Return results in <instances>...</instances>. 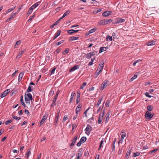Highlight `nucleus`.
I'll list each match as a JSON object with an SVG mask.
<instances>
[{
    "instance_id": "8fccbe9b",
    "label": "nucleus",
    "mask_w": 159,
    "mask_h": 159,
    "mask_svg": "<svg viewBox=\"0 0 159 159\" xmlns=\"http://www.w3.org/2000/svg\"><path fill=\"white\" fill-rule=\"evenodd\" d=\"M15 8V7L12 8H11L8 9L7 11V13H9L13 10Z\"/></svg>"
},
{
    "instance_id": "2f4dec72",
    "label": "nucleus",
    "mask_w": 159,
    "mask_h": 159,
    "mask_svg": "<svg viewBox=\"0 0 159 159\" xmlns=\"http://www.w3.org/2000/svg\"><path fill=\"white\" fill-rule=\"evenodd\" d=\"M86 140V138L85 137H82L80 139V141L82 143H84Z\"/></svg>"
},
{
    "instance_id": "3c124183",
    "label": "nucleus",
    "mask_w": 159,
    "mask_h": 159,
    "mask_svg": "<svg viewBox=\"0 0 159 159\" xmlns=\"http://www.w3.org/2000/svg\"><path fill=\"white\" fill-rule=\"evenodd\" d=\"M12 118L16 120H19L20 119V118L18 117L15 116H13Z\"/></svg>"
},
{
    "instance_id": "6ab92c4d",
    "label": "nucleus",
    "mask_w": 159,
    "mask_h": 159,
    "mask_svg": "<svg viewBox=\"0 0 159 159\" xmlns=\"http://www.w3.org/2000/svg\"><path fill=\"white\" fill-rule=\"evenodd\" d=\"M40 4V2H37L34 4H33L30 8H31V9H32V10H33L38 5H39Z\"/></svg>"
},
{
    "instance_id": "f704fd0d",
    "label": "nucleus",
    "mask_w": 159,
    "mask_h": 159,
    "mask_svg": "<svg viewBox=\"0 0 159 159\" xmlns=\"http://www.w3.org/2000/svg\"><path fill=\"white\" fill-rule=\"evenodd\" d=\"M137 75L136 74H134V75L132 77L131 79L130 80H130L131 81H132L133 80H135L136 78H137Z\"/></svg>"
},
{
    "instance_id": "c85d7f7f",
    "label": "nucleus",
    "mask_w": 159,
    "mask_h": 159,
    "mask_svg": "<svg viewBox=\"0 0 159 159\" xmlns=\"http://www.w3.org/2000/svg\"><path fill=\"white\" fill-rule=\"evenodd\" d=\"M70 11H68L66 12H65L63 16H62L61 18H60V20H61L63 18H64L67 15H68L70 13Z\"/></svg>"
},
{
    "instance_id": "e433bc0d",
    "label": "nucleus",
    "mask_w": 159,
    "mask_h": 159,
    "mask_svg": "<svg viewBox=\"0 0 159 159\" xmlns=\"http://www.w3.org/2000/svg\"><path fill=\"white\" fill-rule=\"evenodd\" d=\"M158 148H155L153 150H152L150 151V153L152 154V153H155L158 150Z\"/></svg>"
},
{
    "instance_id": "2eb2a0df",
    "label": "nucleus",
    "mask_w": 159,
    "mask_h": 159,
    "mask_svg": "<svg viewBox=\"0 0 159 159\" xmlns=\"http://www.w3.org/2000/svg\"><path fill=\"white\" fill-rule=\"evenodd\" d=\"M111 13V11H106L102 13V15L106 17L110 15Z\"/></svg>"
},
{
    "instance_id": "4d7b16f0",
    "label": "nucleus",
    "mask_w": 159,
    "mask_h": 159,
    "mask_svg": "<svg viewBox=\"0 0 159 159\" xmlns=\"http://www.w3.org/2000/svg\"><path fill=\"white\" fill-rule=\"evenodd\" d=\"M60 110H58L57 111V113L56 115V117L57 118H59V116H60Z\"/></svg>"
},
{
    "instance_id": "5fc2aeb1",
    "label": "nucleus",
    "mask_w": 159,
    "mask_h": 159,
    "mask_svg": "<svg viewBox=\"0 0 159 159\" xmlns=\"http://www.w3.org/2000/svg\"><path fill=\"white\" fill-rule=\"evenodd\" d=\"M145 95H146V97H148L149 98H151L152 97H153V96H151V95H149V93H148V92H146L145 93Z\"/></svg>"
},
{
    "instance_id": "f3484780",
    "label": "nucleus",
    "mask_w": 159,
    "mask_h": 159,
    "mask_svg": "<svg viewBox=\"0 0 159 159\" xmlns=\"http://www.w3.org/2000/svg\"><path fill=\"white\" fill-rule=\"evenodd\" d=\"M79 68V65H75L73 67L71 68L70 70V72H71L74 70L78 69Z\"/></svg>"
},
{
    "instance_id": "69168bd1",
    "label": "nucleus",
    "mask_w": 159,
    "mask_h": 159,
    "mask_svg": "<svg viewBox=\"0 0 159 159\" xmlns=\"http://www.w3.org/2000/svg\"><path fill=\"white\" fill-rule=\"evenodd\" d=\"M80 101V98H76V103L77 104H79Z\"/></svg>"
},
{
    "instance_id": "774afa93",
    "label": "nucleus",
    "mask_w": 159,
    "mask_h": 159,
    "mask_svg": "<svg viewBox=\"0 0 159 159\" xmlns=\"http://www.w3.org/2000/svg\"><path fill=\"white\" fill-rule=\"evenodd\" d=\"M68 119V117H67V116H65L63 119V120H62V121H63L64 122L66 120H67Z\"/></svg>"
},
{
    "instance_id": "4468645a",
    "label": "nucleus",
    "mask_w": 159,
    "mask_h": 159,
    "mask_svg": "<svg viewBox=\"0 0 159 159\" xmlns=\"http://www.w3.org/2000/svg\"><path fill=\"white\" fill-rule=\"evenodd\" d=\"M110 114V112L108 111L105 116L106 120H105V122L106 123H107L108 122L109 119V116Z\"/></svg>"
},
{
    "instance_id": "7c9ffc66",
    "label": "nucleus",
    "mask_w": 159,
    "mask_h": 159,
    "mask_svg": "<svg viewBox=\"0 0 159 159\" xmlns=\"http://www.w3.org/2000/svg\"><path fill=\"white\" fill-rule=\"evenodd\" d=\"M103 99V97H101L100 98H99L98 101L97 102V106H99L100 104H101V102L102 100Z\"/></svg>"
},
{
    "instance_id": "e2e57ef3",
    "label": "nucleus",
    "mask_w": 159,
    "mask_h": 159,
    "mask_svg": "<svg viewBox=\"0 0 159 159\" xmlns=\"http://www.w3.org/2000/svg\"><path fill=\"white\" fill-rule=\"evenodd\" d=\"M109 39V40H112V37L107 35L106 37V40H108Z\"/></svg>"
},
{
    "instance_id": "c03bdc74",
    "label": "nucleus",
    "mask_w": 159,
    "mask_h": 159,
    "mask_svg": "<svg viewBox=\"0 0 159 159\" xmlns=\"http://www.w3.org/2000/svg\"><path fill=\"white\" fill-rule=\"evenodd\" d=\"M69 51V49L68 48H66L65 50L64 51V52H63V54H67Z\"/></svg>"
},
{
    "instance_id": "20e7f679",
    "label": "nucleus",
    "mask_w": 159,
    "mask_h": 159,
    "mask_svg": "<svg viewBox=\"0 0 159 159\" xmlns=\"http://www.w3.org/2000/svg\"><path fill=\"white\" fill-rule=\"evenodd\" d=\"M154 115L152 114H150V112L148 111H147L146 112L145 117L149 120H150L153 116Z\"/></svg>"
},
{
    "instance_id": "7ed1b4c3",
    "label": "nucleus",
    "mask_w": 159,
    "mask_h": 159,
    "mask_svg": "<svg viewBox=\"0 0 159 159\" xmlns=\"http://www.w3.org/2000/svg\"><path fill=\"white\" fill-rule=\"evenodd\" d=\"M97 52L96 51H93L90 52L87 54L86 57L88 59H90L93 56L97 55Z\"/></svg>"
},
{
    "instance_id": "338daca9",
    "label": "nucleus",
    "mask_w": 159,
    "mask_h": 159,
    "mask_svg": "<svg viewBox=\"0 0 159 159\" xmlns=\"http://www.w3.org/2000/svg\"><path fill=\"white\" fill-rule=\"evenodd\" d=\"M60 20V18L59 19V20L57 21H56V22H55L54 24V25H58L59 23V21L60 20Z\"/></svg>"
},
{
    "instance_id": "a18cd8bd",
    "label": "nucleus",
    "mask_w": 159,
    "mask_h": 159,
    "mask_svg": "<svg viewBox=\"0 0 159 159\" xmlns=\"http://www.w3.org/2000/svg\"><path fill=\"white\" fill-rule=\"evenodd\" d=\"M17 14V13H12L11 15H10V17L11 19H12L13 18H14L15 16H16V14Z\"/></svg>"
},
{
    "instance_id": "79ce46f5",
    "label": "nucleus",
    "mask_w": 159,
    "mask_h": 159,
    "mask_svg": "<svg viewBox=\"0 0 159 159\" xmlns=\"http://www.w3.org/2000/svg\"><path fill=\"white\" fill-rule=\"evenodd\" d=\"M33 10L32 9H31V8H30L28 11V12L27 13V15L28 16H29L32 12Z\"/></svg>"
},
{
    "instance_id": "f8f14e48",
    "label": "nucleus",
    "mask_w": 159,
    "mask_h": 159,
    "mask_svg": "<svg viewBox=\"0 0 159 159\" xmlns=\"http://www.w3.org/2000/svg\"><path fill=\"white\" fill-rule=\"evenodd\" d=\"M98 30V29L96 27L94 28H93L91 29L88 32H87L86 34V35H89V34L92 33Z\"/></svg>"
},
{
    "instance_id": "a878e982",
    "label": "nucleus",
    "mask_w": 159,
    "mask_h": 159,
    "mask_svg": "<svg viewBox=\"0 0 159 159\" xmlns=\"http://www.w3.org/2000/svg\"><path fill=\"white\" fill-rule=\"evenodd\" d=\"M75 94V92H72L70 96V103L73 100V97H74Z\"/></svg>"
},
{
    "instance_id": "4be33fe9",
    "label": "nucleus",
    "mask_w": 159,
    "mask_h": 159,
    "mask_svg": "<svg viewBox=\"0 0 159 159\" xmlns=\"http://www.w3.org/2000/svg\"><path fill=\"white\" fill-rule=\"evenodd\" d=\"M25 50H24L20 51L19 53L16 56V58H20L21 57V55L25 52Z\"/></svg>"
},
{
    "instance_id": "a19ab883",
    "label": "nucleus",
    "mask_w": 159,
    "mask_h": 159,
    "mask_svg": "<svg viewBox=\"0 0 159 159\" xmlns=\"http://www.w3.org/2000/svg\"><path fill=\"white\" fill-rule=\"evenodd\" d=\"M86 84L87 83L86 82H84L80 87V89H83L86 85Z\"/></svg>"
},
{
    "instance_id": "473e14b6",
    "label": "nucleus",
    "mask_w": 159,
    "mask_h": 159,
    "mask_svg": "<svg viewBox=\"0 0 159 159\" xmlns=\"http://www.w3.org/2000/svg\"><path fill=\"white\" fill-rule=\"evenodd\" d=\"M104 138L102 139V140L101 141L100 145L99 146V147L98 148V149L99 150L101 148L102 146V144H103L104 142Z\"/></svg>"
},
{
    "instance_id": "aec40b11",
    "label": "nucleus",
    "mask_w": 159,
    "mask_h": 159,
    "mask_svg": "<svg viewBox=\"0 0 159 159\" xmlns=\"http://www.w3.org/2000/svg\"><path fill=\"white\" fill-rule=\"evenodd\" d=\"M61 31L60 30H58L57 31L56 33L54 35L53 37V39H55L60 34Z\"/></svg>"
},
{
    "instance_id": "49530a36",
    "label": "nucleus",
    "mask_w": 159,
    "mask_h": 159,
    "mask_svg": "<svg viewBox=\"0 0 159 159\" xmlns=\"http://www.w3.org/2000/svg\"><path fill=\"white\" fill-rule=\"evenodd\" d=\"M63 42L62 40V41H61L58 43H57L55 44V46H58L59 45H60V44H61V43H62Z\"/></svg>"
},
{
    "instance_id": "393cba45",
    "label": "nucleus",
    "mask_w": 159,
    "mask_h": 159,
    "mask_svg": "<svg viewBox=\"0 0 159 159\" xmlns=\"http://www.w3.org/2000/svg\"><path fill=\"white\" fill-rule=\"evenodd\" d=\"M155 42L154 41V40H152V41L148 42L147 43V45L149 46H152L153 45L155 44Z\"/></svg>"
},
{
    "instance_id": "de8ad7c7",
    "label": "nucleus",
    "mask_w": 159,
    "mask_h": 159,
    "mask_svg": "<svg viewBox=\"0 0 159 159\" xmlns=\"http://www.w3.org/2000/svg\"><path fill=\"white\" fill-rule=\"evenodd\" d=\"M32 89H31V86H29L27 89V92L28 93H29L30 92H32Z\"/></svg>"
},
{
    "instance_id": "c756f323",
    "label": "nucleus",
    "mask_w": 159,
    "mask_h": 159,
    "mask_svg": "<svg viewBox=\"0 0 159 159\" xmlns=\"http://www.w3.org/2000/svg\"><path fill=\"white\" fill-rule=\"evenodd\" d=\"M118 35H116L115 33H113L112 34V37L113 39H118L119 38L117 37Z\"/></svg>"
},
{
    "instance_id": "b1692460",
    "label": "nucleus",
    "mask_w": 159,
    "mask_h": 159,
    "mask_svg": "<svg viewBox=\"0 0 159 159\" xmlns=\"http://www.w3.org/2000/svg\"><path fill=\"white\" fill-rule=\"evenodd\" d=\"M23 76V73L22 72H20L18 76V80L19 82H20Z\"/></svg>"
},
{
    "instance_id": "dca6fc26",
    "label": "nucleus",
    "mask_w": 159,
    "mask_h": 159,
    "mask_svg": "<svg viewBox=\"0 0 159 159\" xmlns=\"http://www.w3.org/2000/svg\"><path fill=\"white\" fill-rule=\"evenodd\" d=\"M79 30H75L73 29L69 30H67V32L70 34H72L74 33L77 32Z\"/></svg>"
},
{
    "instance_id": "6e6552de",
    "label": "nucleus",
    "mask_w": 159,
    "mask_h": 159,
    "mask_svg": "<svg viewBox=\"0 0 159 159\" xmlns=\"http://www.w3.org/2000/svg\"><path fill=\"white\" fill-rule=\"evenodd\" d=\"M82 154V149H80L78 151V153L76 154V158L75 159H80Z\"/></svg>"
},
{
    "instance_id": "f03ea898",
    "label": "nucleus",
    "mask_w": 159,
    "mask_h": 159,
    "mask_svg": "<svg viewBox=\"0 0 159 159\" xmlns=\"http://www.w3.org/2000/svg\"><path fill=\"white\" fill-rule=\"evenodd\" d=\"M112 21L111 19L108 20H102L99 21L98 24L100 25H105L111 23Z\"/></svg>"
},
{
    "instance_id": "412c9836",
    "label": "nucleus",
    "mask_w": 159,
    "mask_h": 159,
    "mask_svg": "<svg viewBox=\"0 0 159 159\" xmlns=\"http://www.w3.org/2000/svg\"><path fill=\"white\" fill-rule=\"evenodd\" d=\"M142 61V60L140 59H138L135 60L133 63V65L134 66H135L137 64L138 65H139L140 63H139L141 62Z\"/></svg>"
},
{
    "instance_id": "052dcab7",
    "label": "nucleus",
    "mask_w": 159,
    "mask_h": 159,
    "mask_svg": "<svg viewBox=\"0 0 159 159\" xmlns=\"http://www.w3.org/2000/svg\"><path fill=\"white\" fill-rule=\"evenodd\" d=\"M80 111V109L76 108L75 112L76 114H78V113Z\"/></svg>"
},
{
    "instance_id": "864d4df0",
    "label": "nucleus",
    "mask_w": 159,
    "mask_h": 159,
    "mask_svg": "<svg viewBox=\"0 0 159 159\" xmlns=\"http://www.w3.org/2000/svg\"><path fill=\"white\" fill-rule=\"evenodd\" d=\"M80 91H78L76 98H80Z\"/></svg>"
},
{
    "instance_id": "39448f33",
    "label": "nucleus",
    "mask_w": 159,
    "mask_h": 159,
    "mask_svg": "<svg viewBox=\"0 0 159 159\" xmlns=\"http://www.w3.org/2000/svg\"><path fill=\"white\" fill-rule=\"evenodd\" d=\"M125 21V19L121 18H117L115 19V22L116 24H119L124 22Z\"/></svg>"
},
{
    "instance_id": "c9c22d12",
    "label": "nucleus",
    "mask_w": 159,
    "mask_h": 159,
    "mask_svg": "<svg viewBox=\"0 0 159 159\" xmlns=\"http://www.w3.org/2000/svg\"><path fill=\"white\" fill-rule=\"evenodd\" d=\"M57 97H58L57 94H56L55 97H54V98H53V103H55V102H56L57 100Z\"/></svg>"
},
{
    "instance_id": "37998d69",
    "label": "nucleus",
    "mask_w": 159,
    "mask_h": 159,
    "mask_svg": "<svg viewBox=\"0 0 159 159\" xmlns=\"http://www.w3.org/2000/svg\"><path fill=\"white\" fill-rule=\"evenodd\" d=\"M95 58L94 57L93 58L91 59V61L89 63V66H91L93 64V62L94 61V60L95 59Z\"/></svg>"
},
{
    "instance_id": "5701e85b",
    "label": "nucleus",
    "mask_w": 159,
    "mask_h": 159,
    "mask_svg": "<svg viewBox=\"0 0 159 159\" xmlns=\"http://www.w3.org/2000/svg\"><path fill=\"white\" fill-rule=\"evenodd\" d=\"M102 71L99 70L98 69H97V70L96 71V73L95 74V78H96L98 75L101 73Z\"/></svg>"
},
{
    "instance_id": "423d86ee",
    "label": "nucleus",
    "mask_w": 159,
    "mask_h": 159,
    "mask_svg": "<svg viewBox=\"0 0 159 159\" xmlns=\"http://www.w3.org/2000/svg\"><path fill=\"white\" fill-rule=\"evenodd\" d=\"M108 81L107 80H105L102 84L101 87L100 88V90H102L104 89L105 87H107V85Z\"/></svg>"
},
{
    "instance_id": "bf43d9fd",
    "label": "nucleus",
    "mask_w": 159,
    "mask_h": 159,
    "mask_svg": "<svg viewBox=\"0 0 159 159\" xmlns=\"http://www.w3.org/2000/svg\"><path fill=\"white\" fill-rule=\"evenodd\" d=\"M95 89V88L94 87H92L91 88H90L89 89V91L91 93H92V92H91L92 91H93Z\"/></svg>"
},
{
    "instance_id": "6e6d98bb",
    "label": "nucleus",
    "mask_w": 159,
    "mask_h": 159,
    "mask_svg": "<svg viewBox=\"0 0 159 159\" xmlns=\"http://www.w3.org/2000/svg\"><path fill=\"white\" fill-rule=\"evenodd\" d=\"M110 101L109 100H107V101L106 104V106L107 107H109L110 106Z\"/></svg>"
},
{
    "instance_id": "a211bd4d",
    "label": "nucleus",
    "mask_w": 159,
    "mask_h": 159,
    "mask_svg": "<svg viewBox=\"0 0 159 159\" xmlns=\"http://www.w3.org/2000/svg\"><path fill=\"white\" fill-rule=\"evenodd\" d=\"M31 149L29 148L27 151V152L25 154V157L27 158H28L29 156L31 154Z\"/></svg>"
},
{
    "instance_id": "bb28decb",
    "label": "nucleus",
    "mask_w": 159,
    "mask_h": 159,
    "mask_svg": "<svg viewBox=\"0 0 159 159\" xmlns=\"http://www.w3.org/2000/svg\"><path fill=\"white\" fill-rule=\"evenodd\" d=\"M107 48L105 47H101L99 50V53H101L104 51H105L107 50Z\"/></svg>"
},
{
    "instance_id": "0e129e2a",
    "label": "nucleus",
    "mask_w": 159,
    "mask_h": 159,
    "mask_svg": "<svg viewBox=\"0 0 159 159\" xmlns=\"http://www.w3.org/2000/svg\"><path fill=\"white\" fill-rule=\"evenodd\" d=\"M56 69V68H54L51 71V74H54V72Z\"/></svg>"
},
{
    "instance_id": "9b49d317",
    "label": "nucleus",
    "mask_w": 159,
    "mask_h": 159,
    "mask_svg": "<svg viewBox=\"0 0 159 159\" xmlns=\"http://www.w3.org/2000/svg\"><path fill=\"white\" fill-rule=\"evenodd\" d=\"M10 91L9 89H7L4 91L1 95V97L3 98L5 97Z\"/></svg>"
},
{
    "instance_id": "58836bf2",
    "label": "nucleus",
    "mask_w": 159,
    "mask_h": 159,
    "mask_svg": "<svg viewBox=\"0 0 159 159\" xmlns=\"http://www.w3.org/2000/svg\"><path fill=\"white\" fill-rule=\"evenodd\" d=\"M147 109L149 111H151L152 110L153 108L151 106L148 105L147 107Z\"/></svg>"
},
{
    "instance_id": "ea45409f",
    "label": "nucleus",
    "mask_w": 159,
    "mask_h": 159,
    "mask_svg": "<svg viewBox=\"0 0 159 159\" xmlns=\"http://www.w3.org/2000/svg\"><path fill=\"white\" fill-rule=\"evenodd\" d=\"M13 120L11 119L9 120H8L6 121L5 124L6 125H8Z\"/></svg>"
},
{
    "instance_id": "9d476101",
    "label": "nucleus",
    "mask_w": 159,
    "mask_h": 159,
    "mask_svg": "<svg viewBox=\"0 0 159 159\" xmlns=\"http://www.w3.org/2000/svg\"><path fill=\"white\" fill-rule=\"evenodd\" d=\"M104 114V112H103L102 114H100L98 120V123L100 124L102 122V120H103V116Z\"/></svg>"
},
{
    "instance_id": "f257e3e1",
    "label": "nucleus",
    "mask_w": 159,
    "mask_h": 159,
    "mask_svg": "<svg viewBox=\"0 0 159 159\" xmlns=\"http://www.w3.org/2000/svg\"><path fill=\"white\" fill-rule=\"evenodd\" d=\"M32 97L31 93H29L25 95V101L26 104L27 105H30V100H32Z\"/></svg>"
},
{
    "instance_id": "680f3d73",
    "label": "nucleus",
    "mask_w": 159,
    "mask_h": 159,
    "mask_svg": "<svg viewBox=\"0 0 159 159\" xmlns=\"http://www.w3.org/2000/svg\"><path fill=\"white\" fill-rule=\"evenodd\" d=\"M76 140H75V139H73L72 140V143H71V145H72V146H73V145H74L75 143H76Z\"/></svg>"
},
{
    "instance_id": "72a5a7b5",
    "label": "nucleus",
    "mask_w": 159,
    "mask_h": 159,
    "mask_svg": "<svg viewBox=\"0 0 159 159\" xmlns=\"http://www.w3.org/2000/svg\"><path fill=\"white\" fill-rule=\"evenodd\" d=\"M126 136V134H122L121 136L120 142L121 143L124 139V138Z\"/></svg>"
},
{
    "instance_id": "0eeeda50",
    "label": "nucleus",
    "mask_w": 159,
    "mask_h": 159,
    "mask_svg": "<svg viewBox=\"0 0 159 159\" xmlns=\"http://www.w3.org/2000/svg\"><path fill=\"white\" fill-rule=\"evenodd\" d=\"M92 127L89 125H87V127L85 129L86 131L85 133L88 135H89L90 134V131L91 130Z\"/></svg>"
},
{
    "instance_id": "ddd939ff",
    "label": "nucleus",
    "mask_w": 159,
    "mask_h": 159,
    "mask_svg": "<svg viewBox=\"0 0 159 159\" xmlns=\"http://www.w3.org/2000/svg\"><path fill=\"white\" fill-rule=\"evenodd\" d=\"M104 66V62L103 61L101 62L100 63L98 66V70L101 71H102V70Z\"/></svg>"
},
{
    "instance_id": "13d9d810",
    "label": "nucleus",
    "mask_w": 159,
    "mask_h": 159,
    "mask_svg": "<svg viewBox=\"0 0 159 159\" xmlns=\"http://www.w3.org/2000/svg\"><path fill=\"white\" fill-rule=\"evenodd\" d=\"M129 150H128L125 156V159H128L129 157V153L128 152Z\"/></svg>"
},
{
    "instance_id": "1a4fd4ad",
    "label": "nucleus",
    "mask_w": 159,
    "mask_h": 159,
    "mask_svg": "<svg viewBox=\"0 0 159 159\" xmlns=\"http://www.w3.org/2000/svg\"><path fill=\"white\" fill-rule=\"evenodd\" d=\"M47 117V114H45L43 116L42 119L41 120L39 124V126H40L44 122V121L46 120Z\"/></svg>"
},
{
    "instance_id": "cd10ccee",
    "label": "nucleus",
    "mask_w": 159,
    "mask_h": 159,
    "mask_svg": "<svg viewBox=\"0 0 159 159\" xmlns=\"http://www.w3.org/2000/svg\"><path fill=\"white\" fill-rule=\"evenodd\" d=\"M20 102L21 104L24 106L25 107H26V105L24 103L23 100V97L22 96H21V98L20 99Z\"/></svg>"
},
{
    "instance_id": "603ef678",
    "label": "nucleus",
    "mask_w": 159,
    "mask_h": 159,
    "mask_svg": "<svg viewBox=\"0 0 159 159\" xmlns=\"http://www.w3.org/2000/svg\"><path fill=\"white\" fill-rule=\"evenodd\" d=\"M21 43L20 40H18L17 41L16 43V44L14 46L15 48H16V46L19 45Z\"/></svg>"
},
{
    "instance_id": "09e8293b",
    "label": "nucleus",
    "mask_w": 159,
    "mask_h": 159,
    "mask_svg": "<svg viewBox=\"0 0 159 159\" xmlns=\"http://www.w3.org/2000/svg\"><path fill=\"white\" fill-rule=\"evenodd\" d=\"M61 48H58L56 51H55V53L57 54V53L60 52V51H61Z\"/></svg>"
},
{
    "instance_id": "4c0bfd02",
    "label": "nucleus",
    "mask_w": 159,
    "mask_h": 159,
    "mask_svg": "<svg viewBox=\"0 0 159 159\" xmlns=\"http://www.w3.org/2000/svg\"><path fill=\"white\" fill-rule=\"evenodd\" d=\"M140 153L138 152H136L133 153V157H135L137 156H138L139 155Z\"/></svg>"
}]
</instances>
